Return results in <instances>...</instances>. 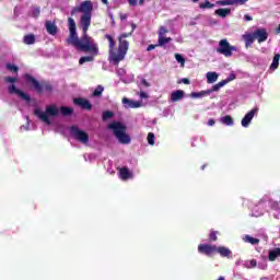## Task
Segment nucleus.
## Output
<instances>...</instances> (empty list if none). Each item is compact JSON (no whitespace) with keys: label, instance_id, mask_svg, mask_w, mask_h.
Wrapping results in <instances>:
<instances>
[{"label":"nucleus","instance_id":"obj_5","mask_svg":"<svg viewBox=\"0 0 280 280\" xmlns=\"http://www.w3.org/2000/svg\"><path fill=\"white\" fill-rule=\"evenodd\" d=\"M59 110L56 105H50L46 107V112L40 110V108L34 109V115L40 119V121H44V124H47V126H51V119L50 117H57Z\"/></svg>","mask_w":280,"mask_h":280},{"label":"nucleus","instance_id":"obj_22","mask_svg":"<svg viewBox=\"0 0 280 280\" xmlns=\"http://www.w3.org/2000/svg\"><path fill=\"white\" fill-rule=\"evenodd\" d=\"M222 86H226V81H220L219 83L214 84L212 86V89L208 90L209 95H211V93H215L218 91H220V89H222Z\"/></svg>","mask_w":280,"mask_h":280},{"label":"nucleus","instance_id":"obj_18","mask_svg":"<svg viewBox=\"0 0 280 280\" xmlns=\"http://www.w3.org/2000/svg\"><path fill=\"white\" fill-rule=\"evenodd\" d=\"M122 104H128L129 108H141V103L124 97Z\"/></svg>","mask_w":280,"mask_h":280},{"label":"nucleus","instance_id":"obj_35","mask_svg":"<svg viewBox=\"0 0 280 280\" xmlns=\"http://www.w3.org/2000/svg\"><path fill=\"white\" fill-rule=\"evenodd\" d=\"M7 69H8V71H12L13 73L19 72V67H16L12 63H7Z\"/></svg>","mask_w":280,"mask_h":280},{"label":"nucleus","instance_id":"obj_14","mask_svg":"<svg viewBox=\"0 0 280 280\" xmlns=\"http://www.w3.org/2000/svg\"><path fill=\"white\" fill-rule=\"evenodd\" d=\"M45 27L47 33L50 34V36H56V34H58V26L56 25V22L46 21Z\"/></svg>","mask_w":280,"mask_h":280},{"label":"nucleus","instance_id":"obj_6","mask_svg":"<svg viewBox=\"0 0 280 280\" xmlns=\"http://www.w3.org/2000/svg\"><path fill=\"white\" fill-rule=\"evenodd\" d=\"M233 51H237L236 46H232L228 39H221L219 42V47L217 48V52L225 56V58H231L233 56Z\"/></svg>","mask_w":280,"mask_h":280},{"label":"nucleus","instance_id":"obj_46","mask_svg":"<svg viewBox=\"0 0 280 280\" xmlns=\"http://www.w3.org/2000/svg\"><path fill=\"white\" fill-rule=\"evenodd\" d=\"M249 265L252 266V268H257V260L256 259H252L249 261Z\"/></svg>","mask_w":280,"mask_h":280},{"label":"nucleus","instance_id":"obj_29","mask_svg":"<svg viewBox=\"0 0 280 280\" xmlns=\"http://www.w3.org/2000/svg\"><path fill=\"white\" fill-rule=\"evenodd\" d=\"M207 95H209V90H207V91H201V92H192V93L190 94V96L194 97V98L205 97V96H207Z\"/></svg>","mask_w":280,"mask_h":280},{"label":"nucleus","instance_id":"obj_16","mask_svg":"<svg viewBox=\"0 0 280 280\" xmlns=\"http://www.w3.org/2000/svg\"><path fill=\"white\" fill-rule=\"evenodd\" d=\"M185 97V91L176 90L171 94V102H180Z\"/></svg>","mask_w":280,"mask_h":280},{"label":"nucleus","instance_id":"obj_15","mask_svg":"<svg viewBox=\"0 0 280 280\" xmlns=\"http://www.w3.org/2000/svg\"><path fill=\"white\" fill-rule=\"evenodd\" d=\"M243 40L245 42V47L248 49V47L253 46V43H255V35L254 33H247L242 36Z\"/></svg>","mask_w":280,"mask_h":280},{"label":"nucleus","instance_id":"obj_36","mask_svg":"<svg viewBox=\"0 0 280 280\" xmlns=\"http://www.w3.org/2000/svg\"><path fill=\"white\" fill-rule=\"evenodd\" d=\"M147 139H148L149 145H154V139H155L154 133L149 132Z\"/></svg>","mask_w":280,"mask_h":280},{"label":"nucleus","instance_id":"obj_44","mask_svg":"<svg viewBox=\"0 0 280 280\" xmlns=\"http://www.w3.org/2000/svg\"><path fill=\"white\" fill-rule=\"evenodd\" d=\"M248 0H234V5L237 3L238 5H244Z\"/></svg>","mask_w":280,"mask_h":280},{"label":"nucleus","instance_id":"obj_23","mask_svg":"<svg viewBox=\"0 0 280 280\" xmlns=\"http://www.w3.org/2000/svg\"><path fill=\"white\" fill-rule=\"evenodd\" d=\"M60 113L63 117H69L70 115H73V107L61 106Z\"/></svg>","mask_w":280,"mask_h":280},{"label":"nucleus","instance_id":"obj_38","mask_svg":"<svg viewBox=\"0 0 280 280\" xmlns=\"http://www.w3.org/2000/svg\"><path fill=\"white\" fill-rule=\"evenodd\" d=\"M40 16V8L36 7L33 9V18L38 19Z\"/></svg>","mask_w":280,"mask_h":280},{"label":"nucleus","instance_id":"obj_4","mask_svg":"<svg viewBox=\"0 0 280 280\" xmlns=\"http://www.w3.org/2000/svg\"><path fill=\"white\" fill-rule=\"evenodd\" d=\"M107 128L109 130H113L116 139H118L119 143H121L122 145H128V143H130L131 139L128 136V133H126V131L128 130V127H126V125L119 122V121H113L110 122Z\"/></svg>","mask_w":280,"mask_h":280},{"label":"nucleus","instance_id":"obj_9","mask_svg":"<svg viewBox=\"0 0 280 280\" xmlns=\"http://www.w3.org/2000/svg\"><path fill=\"white\" fill-rule=\"evenodd\" d=\"M217 246L211 244H199L198 245V253L200 255H206L207 257H211L215 255Z\"/></svg>","mask_w":280,"mask_h":280},{"label":"nucleus","instance_id":"obj_45","mask_svg":"<svg viewBox=\"0 0 280 280\" xmlns=\"http://www.w3.org/2000/svg\"><path fill=\"white\" fill-rule=\"evenodd\" d=\"M156 47H159V45H149L147 48V51H152V49H156Z\"/></svg>","mask_w":280,"mask_h":280},{"label":"nucleus","instance_id":"obj_17","mask_svg":"<svg viewBox=\"0 0 280 280\" xmlns=\"http://www.w3.org/2000/svg\"><path fill=\"white\" fill-rule=\"evenodd\" d=\"M215 253H218L219 255H221L222 257H226L229 259V257H231V249H229V247H224V246H217Z\"/></svg>","mask_w":280,"mask_h":280},{"label":"nucleus","instance_id":"obj_37","mask_svg":"<svg viewBox=\"0 0 280 280\" xmlns=\"http://www.w3.org/2000/svg\"><path fill=\"white\" fill-rule=\"evenodd\" d=\"M210 242H218V232L213 231L209 234Z\"/></svg>","mask_w":280,"mask_h":280},{"label":"nucleus","instance_id":"obj_48","mask_svg":"<svg viewBox=\"0 0 280 280\" xmlns=\"http://www.w3.org/2000/svg\"><path fill=\"white\" fill-rule=\"evenodd\" d=\"M183 84H191V81L187 78L182 79Z\"/></svg>","mask_w":280,"mask_h":280},{"label":"nucleus","instance_id":"obj_33","mask_svg":"<svg viewBox=\"0 0 280 280\" xmlns=\"http://www.w3.org/2000/svg\"><path fill=\"white\" fill-rule=\"evenodd\" d=\"M104 93V86L98 85L93 92V97H100Z\"/></svg>","mask_w":280,"mask_h":280},{"label":"nucleus","instance_id":"obj_50","mask_svg":"<svg viewBox=\"0 0 280 280\" xmlns=\"http://www.w3.org/2000/svg\"><path fill=\"white\" fill-rule=\"evenodd\" d=\"M244 21H253V16L245 14L244 15Z\"/></svg>","mask_w":280,"mask_h":280},{"label":"nucleus","instance_id":"obj_40","mask_svg":"<svg viewBox=\"0 0 280 280\" xmlns=\"http://www.w3.org/2000/svg\"><path fill=\"white\" fill-rule=\"evenodd\" d=\"M175 59L177 62H180V65H185V58L182 55L176 54Z\"/></svg>","mask_w":280,"mask_h":280},{"label":"nucleus","instance_id":"obj_31","mask_svg":"<svg viewBox=\"0 0 280 280\" xmlns=\"http://www.w3.org/2000/svg\"><path fill=\"white\" fill-rule=\"evenodd\" d=\"M167 43H172V37H165V36L159 37L160 47H163L164 45H167Z\"/></svg>","mask_w":280,"mask_h":280},{"label":"nucleus","instance_id":"obj_54","mask_svg":"<svg viewBox=\"0 0 280 280\" xmlns=\"http://www.w3.org/2000/svg\"><path fill=\"white\" fill-rule=\"evenodd\" d=\"M102 3H104L105 5H108V0H101Z\"/></svg>","mask_w":280,"mask_h":280},{"label":"nucleus","instance_id":"obj_58","mask_svg":"<svg viewBox=\"0 0 280 280\" xmlns=\"http://www.w3.org/2000/svg\"><path fill=\"white\" fill-rule=\"evenodd\" d=\"M205 167H207V165H203V166L201 167V170H205Z\"/></svg>","mask_w":280,"mask_h":280},{"label":"nucleus","instance_id":"obj_57","mask_svg":"<svg viewBox=\"0 0 280 280\" xmlns=\"http://www.w3.org/2000/svg\"><path fill=\"white\" fill-rule=\"evenodd\" d=\"M200 0H192L194 3H198Z\"/></svg>","mask_w":280,"mask_h":280},{"label":"nucleus","instance_id":"obj_24","mask_svg":"<svg viewBox=\"0 0 280 280\" xmlns=\"http://www.w3.org/2000/svg\"><path fill=\"white\" fill-rule=\"evenodd\" d=\"M277 257H280V248L279 247L269 252V261H276Z\"/></svg>","mask_w":280,"mask_h":280},{"label":"nucleus","instance_id":"obj_10","mask_svg":"<svg viewBox=\"0 0 280 280\" xmlns=\"http://www.w3.org/2000/svg\"><path fill=\"white\" fill-rule=\"evenodd\" d=\"M259 110L258 107L253 108L252 110H249L242 119L241 124L243 126V128H248V126H250V122L253 121V118L255 117V115H257V112Z\"/></svg>","mask_w":280,"mask_h":280},{"label":"nucleus","instance_id":"obj_3","mask_svg":"<svg viewBox=\"0 0 280 280\" xmlns=\"http://www.w3.org/2000/svg\"><path fill=\"white\" fill-rule=\"evenodd\" d=\"M25 80L27 84H31L32 89L35 91V93H37V95H43V93L51 95V93H54V84H51V81H38L32 74H25Z\"/></svg>","mask_w":280,"mask_h":280},{"label":"nucleus","instance_id":"obj_11","mask_svg":"<svg viewBox=\"0 0 280 280\" xmlns=\"http://www.w3.org/2000/svg\"><path fill=\"white\" fill-rule=\"evenodd\" d=\"M254 38L258 43H266L268 40V31L266 28H258L254 32Z\"/></svg>","mask_w":280,"mask_h":280},{"label":"nucleus","instance_id":"obj_13","mask_svg":"<svg viewBox=\"0 0 280 280\" xmlns=\"http://www.w3.org/2000/svg\"><path fill=\"white\" fill-rule=\"evenodd\" d=\"M97 50H100V47L97 46ZM84 51L85 54L89 52L91 54L90 56H83L79 59V65H84V62H93L95 60V56H100V51H97L96 55H94L93 51L91 50H80Z\"/></svg>","mask_w":280,"mask_h":280},{"label":"nucleus","instance_id":"obj_20","mask_svg":"<svg viewBox=\"0 0 280 280\" xmlns=\"http://www.w3.org/2000/svg\"><path fill=\"white\" fill-rule=\"evenodd\" d=\"M119 174H120L121 180H128L129 178H132V174L130 170H128V167L120 168Z\"/></svg>","mask_w":280,"mask_h":280},{"label":"nucleus","instance_id":"obj_26","mask_svg":"<svg viewBox=\"0 0 280 280\" xmlns=\"http://www.w3.org/2000/svg\"><path fill=\"white\" fill-rule=\"evenodd\" d=\"M199 8L201 10H211V8H215V4L211 3L209 0H206L199 4Z\"/></svg>","mask_w":280,"mask_h":280},{"label":"nucleus","instance_id":"obj_2","mask_svg":"<svg viewBox=\"0 0 280 280\" xmlns=\"http://www.w3.org/2000/svg\"><path fill=\"white\" fill-rule=\"evenodd\" d=\"M129 36H132V32L122 33L119 36V38H118L119 45H118V49L116 51L115 46L117 45V43L115 42V38H113V36H110L109 34L105 35V38L109 43V50H108L109 62H113L114 65H118L119 62H121V60H124V58H126V54H128L129 43H128V40H126L124 38H129Z\"/></svg>","mask_w":280,"mask_h":280},{"label":"nucleus","instance_id":"obj_8","mask_svg":"<svg viewBox=\"0 0 280 280\" xmlns=\"http://www.w3.org/2000/svg\"><path fill=\"white\" fill-rule=\"evenodd\" d=\"M8 91L10 93V95H18V97H20L21 100H24V102H26L27 104H30V102H32V96H30V94L16 89V85H14V84L9 85Z\"/></svg>","mask_w":280,"mask_h":280},{"label":"nucleus","instance_id":"obj_55","mask_svg":"<svg viewBox=\"0 0 280 280\" xmlns=\"http://www.w3.org/2000/svg\"><path fill=\"white\" fill-rule=\"evenodd\" d=\"M143 3H145V0H139L140 5H143Z\"/></svg>","mask_w":280,"mask_h":280},{"label":"nucleus","instance_id":"obj_53","mask_svg":"<svg viewBox=\"0 0 280 280\" xmlns=\"http://www.w3.org/2000/svg\"><path fill=\"white\" fill-rule=\"evenodd\" d=\"M140 97L147 98V97H148V94H147L145 92H140Z\"/></svg>","mask_w":280,"mask_h":280},{"label":"nucleus","instance_id":"obj_21","mask_svg":"<svg viewBox=\"0 0 280 280\" xmlns=\"http://www.w3.org/2000/svg\"><path fill=\"white\" fill-rule=\"evenodd\" d=\"M214 14H217V16H220L221 19H226V16L231 14V9H218L214 11Z\"/></svg>","mask_w":280,"mask_h":280},{"label":"nucleus","instance_id":"obj_28","mask_svg":"<svg viewBox=\"0 0 280 280\" xmlns=\"http://www.w3.org/2000/svg\"><path fill=\"white\" fill-rule=\"evenodd\" d=\"M279 60H280V55L276 54L273 56V60L271 62L270 69H279Z\"/></svg>","mask_w":280,"mask_h":280},{"label":"nucleus","instance_id":"obj_42","mask_svg":"<svg viewBox=\"0 0 280 280\" xmlns=\"http://www.w3.org/2000/svg\"><path fill=\"white\" fill-rule=\"evenodd\" d=\"M233 80H235V74H230V77L225 80H223V82H226V84H229V82H233Z\"/></svg>","mask_w":280,"mask_h":280},{"label":"nucleus","instance_id":"obj_52","mask_svg":"<svg viewBox=\"0 0 280 280\" xmlns=\"http://www.w3.org/2000/svg\"><path fill=\"white\" fill-rule=\"evenodd\" d=\"M135 30H137V24L131 23V34H132V32H135Z\"/></svg>","mask_w":280,"mask_h":280},{"label":"nucleus","instance_id":"obj_43","mask_svg":"<svg viewBox=\"0 0 280 280\" xmlns=\"http://www.w3.org/2000/svg\"><path fill=\"white\" fill-rule=\"evenodd\" d=\"M140 84H142V86H145L147 89H149V86H150V82H148V80H145V79H142Z\"/></svg>","mask_w":280,"mask_h":280},{"label":"nucleus","instance_id":"obj_25","mask_svg":"<svg viewBox=\"0 0 280 280\" xmlns=\"http://www.w3.org/2000/svg\"><path fill=\"white\" fill-rule=\"evenodd\" d=\"M207 82H208V84H213L214 82H218L217 72H208L207 73Z\"/></svg>","mask_w":280,"mask_h":280},{"label":"nucleus","instance_id":"obj_27","mask_svg":"<svg viewBox=\"0 0 280 280\" xmlns=\"http://www.w3.org/2000/svg\"><path fill=\"white\" fill-rule=\"evenodd\" d=\"M221 124H224L225 126H233V117L230 115L221 117Z\"/></svg>","mask_w":280,"mask_h":280},{"label":"nucleus","instance_id":"obj_41","mask_svg":"<svg viewBox=\"0 0 280 280\" xmlns=\"http://www.w3.org/2000/svg\"><path fill=\"white\" fill-rule=\"evenodd\" d=\"M18 79L14 77H7L4 78V82H9L10 84H14V82H16Z\"/></svg>","mask_w":280,"mask_h":280},{"label":"nucleus","instance_id":"obj_1","mask_svg":"<svg viewBox=\"0 0 280 280\" xmlns=\"http://www.w3.org/2000/svg\"><path fill=\"white\" fill-rule=\"evenodd\" d=\"M79 12L82 13L79 25L82 30V36L78 37V26L73 18H68L69 37L66 39L68 45L75 47L78 51H93L97 55V43L89 35V28L91 27V16L93 12V2L85 0L81 2L79 7H74L71 11V16H75Z\"/></svg>","mask_w":280,"mask_h":280},{"label":"nucleus","instance_id":"obj_39","mask_svg":"<svg viewBox=\"0 0 280 280\" xmlns=\"http://www.w3.org/2000/svg\"><path fill=\"white\" fill-rule=\"evenodd\" d=\"M170 32L165 26H160L159 28V37L163 36L164 34H167Z\"/></svg>","mask_w":280,"mask_h":280},{"label":"nucleus","instance_id":"obj_51","mask_svg":"<svg viewBox=\"0 0 280 280\" xmlns=\"http://www.w3.org/2000/svg\"><path fill=\"white\" fill-rule=\"evenodd\" d=\"M126 19H128L127 14H120V21H126Z\"/></svg>","mask_w":280,"mask_h":280},{"label":"nucleus","instance_id":"obj_47","mask_svg":"<svg viewBox=\"0 0 280 280\" xmlns=\"http://www.w3.org/2000/svg\"><path fill=\"white\" fill-rule=\"evenodd\" d=\"M137 1L138 0H128L129 5H131L132 8H135L137 5Z\"/></svg>","mask_w":280,"mask_h":280},{"label":"nucleus","instance_id":"obj_7","mask_svg":"<svg viewBox=\"0 0 280 280\" xmlns=\"http://www.w3.org/2000/svg\"><path fill=\"white\" fill-rule=\"evenodd\" d=\"M70 135L75 138L77 141H80V143H89V133L80 130L77 126L70 128Z\"/></svg>","mask_w":280,"mask_h":280},{"label":"nucleus","instance_id":"obj_19","mask_svg":"<svg viewBox=\"0 0 280 280\" xmlns=\"http://www.w3.org/2000/svg\"><path fill=\"white\" fill-rule=\"evenodd\" d=\"M24 45H34L36 43V35L34 34H26L23 37Z\"/></svg>","mask_w":280,"mask_h":280},{"label":"nucleus","instance_id":"obj_56","mask_svg":"<svg viewBox=\"0 0 280 280\" xmlns=\"http://www.w3.org/2000/svg\"><path fill=\"white\" fill-rule=\"evenodd\" d=\"M217 280H225L223 276H220Z\"/></svg>","mask_w":280,"mask_h":280},{"label":"nucleus","instance_id":"obj_12","mask_svg":"<svg viewBox=\"0 0 280 280\" xmlns=\"http://www.w3.org/2000/svg\"><path fill=\"white\" fill-rule=\"evenodd\" d=\"M73 102L77 106H80L81 108H83V110L93 109V105L91 104V102H89V100L78 97V98H74Z\"/></svg>","mask_w":280,"mask_h":280},{"label":"nucleus","instance_id":"obj_32","mask_svg":"<svg viewBox=\"0 0 280 280\" xmlns=\"http://www.w3.org/2000/svg\"><path fill=\"white\" fill-rule=\"evenodd\" d=\"M112 117H115V113L110 110L103 112V116H102L103 121H106L107 119H112Z\"/></svg>","mask_w":280,"mask_h":280},{"label":"nucleus","instance_id":"obj_30","mask_svg":"<svg viewBox=\"0 0 280 280\" xmlns=\"http://www.w3.org/2000/svg\"><path fill=\"white\" fill-rule=\"evenodd\" d=\"M245 242L252 244L253 246H256V244H259V238H255L250 235H245Z\"/></svg>","mask_w":280,"mask_h":280},{"label":"nucleus","instance_id":"obj_49","mask_svg":"<svg viewBox=\"0 0 280 280\" xmlns=\"http://www.w3.org/2000/svg\"><path fill=\"white\" fill-rule=\"evenodd\" d=\"M208 126H215V120L213 118L209 119Z\"/></svg>","mask_w":280,"mask_h":280},{"label":"nucleus","instance_id":"obj_34","mask_svg":"<svg viewBox=\"0 0 280 280\" xmlns=\"http://www.w3.org/2000/svg\"><path fill=\"white\" fill-rule=\"evenodd\" d=\"M219 5H235L234 0H221L217 2Z\"/></svg>","mask_w":280,"mask_h":280}]
</instances>
